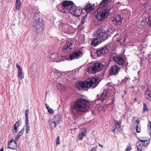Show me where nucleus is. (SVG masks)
I'll use <instances>...</instances> for the list:
<instances>
[{"instance_id": "obj_17", "label": "nucleus", "mask_w": 151, "mask_h": 151, "mask_svg": "<svg viewBox=\"0 0 151 151\" xmlns=\"http://www.w3.org/2000/svg\"><path fill=\"white\" fill-rule=\"evenodd\" d=\"M95 37H96L92 39L91 41V45L94 47L96 46L99 44L101 42L96 35H95Z\"/></svg>"}, {"instance_id": "obj_37", "label": "nucleus", "mask_w": 151, "mask_h": 151, "mask_svg": "<svg viewBox=\"0 0 151 151\" xmlns=\"http://www.w3.org/2000/svg\"><path fill=\"white\" fill-rule=\"evenodd\" d=\"M29 112V110L28 109H26L25 111V119H28V116Z\"/></svg>"}, {"instance_id": "obj_8", "label": "nucleus", "mask_w": 151, "mask_h": 151, "mask_svg": "<svg viewBox=\"0 0 151 151\" xmlns=\"http://www.w3.org/2000/svg\"><path fill=\"white\" fill-rule=\"evenodd\" d=\"M112 58L115 63L119 65H123L124 61L122 55L115 53L113 54Z\"/></svg>"}, {"instance_id": "obj_48", "label": "nucleus", "mask_w": 151, "mask_h": 151, "mask_svg": "<svg viewBox=\"0 0 151 151\" xmlns=\"http://www.w3.org/2000/svg\"><path fill=\"white\" fill-rule=\"evenodd\" d=\"M128 91L127 89H125L124 91V95H125L127 93Z\"/></svg>"}, {"instance_id": "obj_57", "label": "nucleus", "mask_w": 151, "mask_h": 151, "mask_svg": "<svg viewBox=\"0 0 151 151\" xmlns=\"http://www.w3.org/2000/svg\"><path fill=\"white\" fill-rule=\"evenodd\" d=\"M99 146L101 147H102V148H103V145H101V144H99Z\"/></svg>"}, {"instance_id": "obj_6", "label": "nucleus", "mask_w": 151, "mask_h": 151, "mask_svg": "<svg viewBox=\"0 0 151 151\" xmlns=\"http://www.w3.org/2000/svg\"><path fill=\"white\" fill-rule=\"evenodd\" d=\"M103 66V65L101 63H94L91 67L88 68L87 71L89 74L95 73L101 70Z\"/></svg>"}, {"instance_id": "obj_47", "label": "nucleus", "mask_w": 151, "mask_h": 151, "mask_svg": "<svg viewBox=\"0 0 151 151\" xmlns=\"http://www.w3.org/2000/svg\"><path fill=\"white\" fill-rule=\"evenodd\" d=\"M97 150L96 148L95 147H93L90 151H96Z\"/></svg>"}, {"instance_id": "obj_24", "label": "nucleus", "mask_w": 151, "mask_h": 151, "mask_svg": "<svg viewBox=\"0 0 151 151\" xmlns=\"http://www.w3.org/2000/svg\"><path fill=\"white\" fill-rule=\"evenodd\" d=\"M17 147V143L15 141L12 143L10 145L8 146V147L9 148L13 150L16 149Z\"/></svg>"}, {"instance_id": "obj_30", "label": "nucleus", "mask_w": 151, "mask_h": 151, "mask_svg": "<svg viewBox=\"0 0 151 151\" xmlns=\"http://www.w3.org/2000/svg\"><path fill=\"white\" fill-rule=\"evenodd\" d=\"M49 55H50V58L52 59H55L57 58L58 56V55L57 54V52H55V53L50 52L49 53Z\"/></svg>"}, {"instance_id": "obj_1", "label": "nucleus", "mask_w": 151, "mask_h": 151, "mask_svg": "<svg viewBox=\"0 0 151 151\" xmlns=\"http://www.w3.org/2000/svg\"><path fill=\"white\" fill-rule=\"evenodd\" d=\"M112 0H102L98 5L97 14L95 17L99 21H104L105 18L113 12V8L106 7V4Z\"/></svg>"}, {"instance_id": "obj_51", "label": "nucleus", "mask_w": 151, "mask_h": 151, "mask_svg": "<svg viewBox=\"0 0 151 151\" xmlns=\"http://www.w3.org/2000/svg\"><path fill=\"white\" fill-rule=\"evenodd\" d=\"M84 20H82L81 22V24H83L84 23Z\"/></svg>"}, {"instance_id": "obj_12", "label": "nucleus", "mask_w": 151, "mask_h": 151, "mask_svg": "<svg viewBox=\"0 0 151 151\" xmlns=\"http://www.w3.org/2000/svg\"><path fill=\"white\" fill-rule=\"evenodd\" d=\"M82 52L79 50L76 52H75L70 54L69 56V59L70 60L75 59H77L82 56Z\"/></svg>"}, {"instance_id": "obj_59", "label": "nucleus", "mask_w": 151, "mask_h": 151, "mask_svg": "<svg viewBox=\"0 0 151 151\" xmlns=\"http://www.w3.org/2000/svg\"><path fill=\"white\" fill-rule=\"evenodd\" d=\"M97 84H96V85H95V86H94L93 87V88H95L96 86L97 85Z\"/></svg>"}, {"instance_id": "obj_61", "label": "nucleus", "mask_w": 151, "mask_h": 151, "mask_svg": "<svg viewBox=\"0 0 151 151\" xmlns=\"http://www.w3.org/2000/svg\"><path fill=\"white\" fill-rule=\"evenodd\" d=\"M47 92H46V95L47 94Z\"/></svg>"}, {"instance_id": "obj_60", "label": "nucleus", "mask_w": 151, "mask_h": 151, "mask_svg": "<svg viewBox=\"0 0 151 151\" xmlns=\"http://www.w3.org/2000/svg\"><path fill=\"white\" fill-rule=\"evenodd\" d=\"M109 84H110V83H108L107 84V85H109Z\"/></svg>"}, {"instance_id": "obj_44", "label": "nucleus", "mask_w": 151, "mask_h": 151, "mask_svg": "<svg viewBox=\"0 0 151 151\" xmlns=\"http://www.w3.org/2000/svg\"><path fill=\"white\" fill-rule=\"evenodd\" d=\"M21 137L19 136V135H18L17 136L15 137V142H18V141L19 139V138L20 137Z\"/></svg>"}, {"instance_id": "obj_3", "label": "nucleus", "mask_w": 151, "mask_h": 151, "mask_svg": "<svg viewBox=\"0 0 151 151\" xmlns=\"http://www.w3.org/2000/svg\"><path fill=\"white\" fill-rule=\"evenodd\" d=\"M113 31L110 28L107 29L103 27L99 28L96 32L95 35L101 42L105 41L111 36Z\"/></svg>"}, {"instance_id": "obj_11", "label": "nucleus", "mask_w": 151, "mask_h": 151, "mask_svg": "<svg viewBox=\"0 0 151 151\" xmlns=\"http://www.w3.org/2000/svg\"><path fill=\"white\" fill-rule=\"evenodd\" d=\"M123 18L121 17L120 14H118L115 17L112 19L113 23L116 26L120 25L122 23Z\"/></svg>"}, {"instance_id": "obj_15", "label": "nucleus", "mask_w": 151, "mask_h": 151, "mask_svg": "<svg viewBox=\"0 0 151 151\" xmlns=\"http://www.w3.org/2000/svg\"><path fill=\"white\" fill-rule=\"evenodd\" d=\"M108 97L107 96V92L106 91H103L100 95H97V100L103 102L104 100L107 99Z\"/></svg>"}, {"instance_id": "obj_46", "label": "nucleus", "mask_w": 151, "mask_h": 151, "mask_svg": "<svg viewBox=\"0 0 151 151\" xmlns=\"http://www.w3.org/2000/svg\"><path fill=\"white\" fill-rule=\"evenodd\" d=\"M130 146H127L126 148V151H130Z\"/></svg>"}, {"instance_id": "obj_26", "label": "nucleus", "mask_w": 151, "mask_h": 151, "mask_svg": "<svg viewBox=\"0 0 151 151\" xmlns=\"http://www.w3.org/2000/svg\"><path fill=\"white\" fill-rule=\"evenodd\" d=\"M21 1L20 0H16V9L19 10L20 8Z\"/></svg>"}, {"instance_id": "obj_58", "label": "nucleus", "mask_w": 151, "mask_h": 151, "mask_svg": "<svg viewBox=\"0 0 151 151\" xmlns=\"http://www.w3.org/2000/svg\"><path fill=\"white\" fill-rule=\"evenodd\" d=\"M137 99L136 98H135L134 99V101H137Z\"/></svg>"}, {"instance_id": "obj_7", "label": "nucleus", "mask_w": 151, "mask_h": 151, "mask_svg": "<svg viewBox=\"0 0 151 151\" xmlns=\"http://www.w3.org/2000/svg\"><path fill=\"white\" fill-rule=\"evenodd\" d=\"M68 12H70L72 14L75 16H79L82 12V9L81 8L73 5L70 8H68Z\"/></svg>"}, {"instance_id": "obj_45", "label": "nucleus", "mask_w": 151, "mask_h": 151, "mask_svg": "<svg viewBox=\"0 0 151 151\" xmlns=\"http://www.w3.org/2000/svg\"><path fill=\"white\" fill-rule=\"evenodd\" d=\"M14 141L15 142V140H14L13 139H12L8 143V146L10 145L11 144H12V143H13V142H14Z\"/></svg>"}, {"instance_id": "obj_49", "label": "nucleus", "mask_w": 151, "mask_h": 151, "mask_svg": "<svg viewBox=\"0 0 151 151\" xmlns=\"http://www.w3.org/2000/svg\"><path fill=\"white\" fill-rule=\"evenodd\" d=\"M139 119L138 118H137V120L136 121V123L137 124V125H139V124L140 125V124H139Z\"/></svg>"}, {"instance_id": "obj_10", "label": "nucleus", "mask_w": 151, "mask_h": 151, "mask_svg": "<svg viewBox=\"0 0 151 151\" xmlns=\"http://www.w3.org/2000/svg\"><path fill=\"white\" fill-rule=\"evenodd\" d=\"M114 123L112 125L111 131L114 134H115L119 131L121 128V122L119 121H115L114 119Z\"/></svg>"}, {"instance_id": "obj_62", "label": "nucleus", "mask_w": 151, "mask_h": 151, "mask_svg": "<svg viewBox=\"0 0 151 151\" xmlns=\"http://www.w3.org/2000/svg\"><path fill=\"white\" fill-rule=\"evenodd\" d=\"M124 96H122V98H124Z\"/></svg>"}, {"instance_id": "obj_2", "label": "nucleus", "mask_w": 151, "mask_h": 151, "mask_svg": "<svg viewBox=\"0 0 151 151\" xmlns=\"http://www.w3.org/2000/svg\"><path fill=\"white\" fill-rule=\"evenodd\" d=\"M89 106L90 103L88 101L80 98L74 102L73 108L77 112H83L88 110Z\"/></svg>"}, {"instance_id": "obj_33", "label": "nucleus", "mask_w": 151, "mask_h": 151, "mask_svg": "<svg viewBox=\"0 0 151 151\" xmlns=\"http://www.w3.org/2000/svg\"><path fill=\"white\" fill-rule=\"evenodd\" d=\"M102 51L100 49H99V50H97L96 52V53L98 56H100L101 55H104V54L103 53Z\"/></svg>"}, {"instance_id": "obj_53", "label": "nucleus", "mask_w": 151, "mask_h": 151, "mask_svg": "<svg viewBox=\"0 0 151 151\" xmlns=\"http://www.w3.org/2000/svg\"><path fill=\"white\" fill-rule=\"evenodd\" d=\"M0 151H4V148L3 147H2L0 150Z\"/></svg>"}, {"instance_id": "obj_25", "label": "nucleus", "mask_w": 151, "mask_h": 151, "mask_svg": "<svg viewBox=\"0 0 151 151\" xmlns=\"http://www.w3.org/2000/svg\"><path fill=\"white\" fill-rule=\"evenodd\" d=\"M52 74L58 76L59 75H62V73L59 71L57 69H55L52 70V71L51 75H52V76H53V75H52Z\"/></svg>"}, {"instance_id": "obj_42", "label": "nucleus", "mask_w": 151, "mask_h": 151, "mask_svg": "<svg viewBox=\"0 0 151 151\" xmlns=\"http://www.w3.org/2000/svg\"><path fill=\"white\" fill-rule=\"evenodd\" d=\"M47 110L49 113H50L51 114H53V111L51 108H49V109H48Z\"/></svg>"}, {"instance_id": "obj_54", "label": "nucleus", "mask_w": 151, "mask_h": 151, "mask_svg": "<svg viewBox=\"0 0 151 151\" xmlns=\"http://www.w3.org/2000/svg\"><path fill=\"white\" fill-rule=\"evenodd\" d=\"M66 28H67V30H65V31H66L65 32H68V31H69V30H70L69 29H68V28L67 27Z\"/></svg>"}, {"instance_id": "obj_22", "label": "nucleus", "mask_w": 151, "mask_h": 151, "mask_svg": "<svg viewBox=\"0 0 151 151\" xmlns=\"http://www.w3.org/2000/svg\"><path fill=\"white\" fill-rule=\"evenodd\" d=\"M109 46H107L103 47L100 48L102 51V52L103 53L104 55H105L109 52Z\"/></svg>"}, {"instance_id": "obj_31", "label": "nucleus", "mask_w": 151, "mask_h": 151, "mask_svg": "<svg viewBox=\"0 0 151 151\" xmlns=\"http://www.w3.org/2000/svg\"><path fill=\"white\" fill-rule=\"evenodd\" d=\"M147 130L149 132V135L151 138V122L149 121L147 124Z\"/></svg>"}, {"instance_id": "obj_35", "label": "nucleus", "mask_w": 151, "mask_h": 151, "mask_svg": "<svg viewBox=\"0 0 151 151\" xmlns=\"http://www.w3.org/2000/svg\"><path fill=\"white\" fill-rule=\"evenodd\" d=\"M84 36H80L79 37V41L80 43H83L85 41Z\"/></svg>"}, {"instance_id": "obj_34", "label": "nucleus", "mask_w": 151, "mask_h": 151, "mask_svg": "<svg viewBox=\"0 0 151 151\" xmlns=\"http://www.w3.org/2000/svg\"><path fill=\"white\" fill-rule=\"evenodd\" d=\"M128 80V81H129L130 80V78H127L126 76L124 79L122 80L121 83L123 84L122 85L125 84L127 83Z\"/></svg>"}, {"instance_id": "obj_56", "label": "nucleus", "mask_w": 151, "mask_h": 151, "mask_svg": "<svg viewBox=\"0 0 151 151\" xmlns=\"http://www.w3.org/2000/svg\"><path fill=\"white\" fill-rule=\"evenodd\" d=\"M140 72H141V70H140L138 71L137 72V73L138 75H139V74L140 73Z\"/></svg>"}, {"instance_id": "obj_27", "label": "nucleus", "mask_w": 151, "mask_h": 151, "mask_svg": "<svg viewBox=\"0 0 151 151\" xmlns=\"http://www.w3.org/2000/svg\"><path fill=\"white\" fill-rule=\"evenodd\" d=\"M148 89L147 91L145 92V96L147 100L151 101V93H147Z\"/></svg>"}, {"instance_id": "obj_9", "label": "nucleus", "mask_w": 151, "mask_h": 151, "mask_svg": "<svg viewBox=\"0 0 151 151\" xmlns=\"http://www.w3.org/2000/svg\"><path fill=\"white\" fill-rule=\"evenodd\" d=\"M74 4L73 2L72 1L66 0L63 1L61 5L60 4V5H61L62 9H66V11L68 12L67 9L70 8L71 6H73Z\"/></svg>"}, {"instance_id": "obj_32", "label": "nucleus", "mask_w": 151, "mask_h": 151, "mask_svg": "<svg viewBox=\"0 0 151 151\" xmlns=\"http://www.w3.org/2000/svg\"><path fill=\"white\" fill-rule=\"evenodd\" d=\"M150 139L144 140V142L142 143V145L144 146H148L149 143L150 142Z\"/></svg>"}, {"instance_id": "obj_19", "label": "nucleus", "mask_w": 151, "mask_h": 151, "mask_svg": "<svg viewBox=\"0 0 151 151\" xmlns=\"http://www.w3.org/2000/svg\"><path fill=\"white\" fill-rule=\"evenodd\" d=\"M24 127H25L26 133L28 134L30 129V125L28 119H25V125Z\"/></svg>"}, {"instance_id": "obj_4", "label": "nucleus", "mask_w": 151, "mask_h": 151, "mask_svg": "<svg viewBox=\"0 0 151 151\" xmlns=\"http://www.w3.org/2000/svg\"><path fill=\"white\" fill-rule=\"evenodd\" d=\"M39 12H37L35 13L33 19L34 20L33 27L34 29L37 30L38 29L42 30L43 28V22L42 19L40 18Z\"/></svg>"}, {"instance_id": "obj_38", "label": "nucleus", "mask_w": 151, "mask_h": 151, "mask_svg": "<svg viewBox=\"0 0 151 151\" xmlns=\"http://www.w3.org/2000/svg\"><path fill=\"white\" fill-rule=\"evenodd\" d=\"M141 127L140 125H137L136 126V131L137 133H139L141 131Z\"/></svg>"}, {"instance_id": "obj_41", "label": "nucleus", "mask_w": 151, "mask_h": 151, "mask_svg": "<svg viewBox=\"0 0 151 151\" xmlns=\"http://www.w3.org/2000/svg\"><path fill=\"white\" fill-rule=\"evenodd\" d=\"M24 131V128H22L19 132V134L18 135H19L20 137L23 135V133Z\"/></svg>"}, {"instance_id": "obj_36", "label": "nucleus", "mask_w": 151, "mask_h": 151, "mask_svg": "<svg viewBox=\"0 0 151 151\" xmlns=\"http://www.w3.org/2000/svg\"><path fill=\"white\" fill-rule=\"evenodd\" d=\"M143 112L145 111H147L148 110V109L145 103H143Z\"/></svg>"}, {"instance_id": "obj_55", "label": "nucleus", "mask_w": 151, "mask_h": 151, "mask_svg": "<svg viewBox=\"0 0 151 151\" xmlns=\"http://www.w3.org/2000/svg\"><path fill=\"white\" fill-rule=\"evenodd\" d=\"M86 19V18L85 17H83L82 18V20H84Z\"/></svg>"}, {"instance_id": "obj_29", "label": "nucleus", "mask_w": 151, "mask_h": 151, "mask_svg": "<svg viewBox=\"0 0 151 151\" xmlns=\"http://www.w3.org/2000/svg\"><path fill=\"white\" fill-rule=\"evenodd\" d=\"M136 146L138 151H142V147L140 142H137L136 143Z\"/></svg>"}, {"instance_id": "obj_16", "label": "nucleus", "mask_w": 151, "mask_h": 151, "mask_svg": "<svg viewBox=\"0 0 151 151\" xmlns=\"http://www.w3.org/2000/svg\"><path fill=\"white\" fill-rule=\"evenodd\" d=\"M94 4L92 5L90 4H88L83 8V9L86 13H89L94 8Z\"/></svg>"}, {"instance_id": "obj_50", "label": "nucleus", "mask_w": 151, "mask_h": 151, "mask_svg": "<svg viewBox=\"0 0 151 151\" xmlns=\"http://www.w3.org/2000/svg\"><path fill=\"white\" fill-rule=\"evenodd\" d=\"M45 106H46V108L47 109H49L50 107H49V105L46 103L45 104Z\"/></svg>"}, {"instance_id": "obj_20", "label": "nucleus", "mask_w": 151, "mask_h": 151, "mask_svg": "<svg viewBox=\"0 0 151 151\" xmlns=\"http://www.w3.org/2000/svg\"><path fill=\"white\" fill-rule=\"evenodd\" d=\"M61 119V115L57 114L55 116L54 118L52 119L57 124L59 123Z\"/></svg>"}, {"instance_id": "obj_28", "label": "nucleus", "mask_w": 151, "mask_h": 151, "mask_svg": "<svg viewBox=\"0 0 151 151\" xmlns=\"http://www.w3.org/2000/svg\"><path fill=\"white\" fill-rule=\"evenodd\" d=\"M17 76L20 78L21 80H22L24 78V74L22 70L18 71Z\"/></svg>"}, {"instance_id": "obj_40", "label": "nucleus", "mask_w": 151, "mask_h": 151, "mask_svg": "<svg viewBox=\"0 0 151 151\" xmlns=\"http://www.w3.org/2000/svg\"><path fill=\"white\" fill-rule=\"evenodd\" d=\"M60 137L59 136H57L56 138V145L57 146L60 144Z\"/></svg>"}, {"instance_id": "obj_13", "label": "nucleus", "mask_w": 151, "mask_h": 151, "mask_svg": "<svg viewBox=\"0 0 151 151\" xmlns=\"http://www.w3.org/2000/svg\"><path fill=\"white\" fill-rule=\"evenodd\" d=\"M74 43L71 41L68 42L67 44H66L63 47V51L65 53L69 52L73 47Z\"/></svg>"}, {"instance_id": "obj_14", "label": "nucleus", "mask_w": 151, "mask_h": 151, "mask_svg": "<svg viewBox=\"0 0 151 151\" xmlns=\"http://www.w3.org/2000/svg\"><path fill=\"white\" fill-rule=\"evenodd\" d=\"M120 68L117 66L115 65L111 67L109 70V74L110 75H116L119 72Z\"/></svg>"}, {"instance_id": "obj_43", "label": "nucleus", "mask_w": 151, "mask_h": 151, "mask_svg": "<svg viewBox=\"0 0 151 151\" xmlns=\"http://www.w3.org/2000/svg\"><path fill=\"white\" fill-rule=\"evenodd\" d=\"M16 67L18 69V71L22 70V69L20 67V66L18 65L17 64H16Z\"/></svg>"}, {"instance_id": "obj_39", "label": "nucleus", "mask_w": 151, "mask_h": 151, "mask_svg": "<svg viewBox=\"0 0 151 151\" xmlns=\"http://www.w3.org/2000/svg\"><path fill=\"white\" fill-rule=\"evenodd\" d=\"M147 23L149 26L151 27V15H149V18Z\"/></svg>"}, {"instance_id": "obj_23", "label": "nucleus", "mask_w": 151, "mask_h": 151, "mask_svg": "<svg viewBox=\"0 0 151 151\" xmlns=\"http://www.w3.org/2000/svg\"><path fill=\"white\" fill-rule=\"evenodd\" d=\"M21 122L18 120V121L16 122V123L13 125L14 129H12V130L13 131H13L14 132L16 133L17 132V128L19 126L21 125Z\"/></svg>"}, {"instance_id": "obj_21", "label": "nucleus", "mask_w": 151, "mask_h": 151, "mask_svg": "<svg viewBox=\"0 0 151 151\" xmlns=\"http://www.w3.org/2000/svg\"><path fill=\"white\" fill-rule=\"evenodd\" d=\"M48 123L51 129H54L56 127V125H57L56 123L52 119L49 121Z\"/></svg>"}, {"instance_id": "obj_52", "label": "nucleus", "mask_w": 151, "mask_h": 151, "mask_svg": "<svg viewBox=\"0 0 151 151\" xmlns=\"http://www.w3.org/2000/svg\"><path fill=\"white\" fill-rule=\"evenodd\" d=\"M139 141L140 142H142V143L144 142V140H142V139H139Z\"/></svg>"}, {"instance_id": "obj_5", "label": "nucleus", "mask_w": 151, "mask_h": 151, "mask_svg": "<svg viewBox=\"0 0 151 151\" xmlns=\"http://www.w3.org/2000/svg\"><path fill=\"white\" fill-rule=\"evenodd\" d=\"M97 81V79L93 77L88 79V80L84 81H80L78 83V86L76 87L81 91L85 88H89L92 86L93 84H95Z\"/></svg>"}, {"instance_id": "obj_18", "label": "nucleus", "mask_w": 151, "mask_h": 151, "mask_svg": "<svg viewBox=\"0 0 151 151\" xmlns=\"http://www.w3.org/2000/svg\"><path fill=\"white\" fill-rule=\"evenodd\" d=\"M86 130L84 129L82 130L81 132L79 133L78 136V138L79 140H82L83 137L86 135Z\"/></svg>"}]
</instances>
